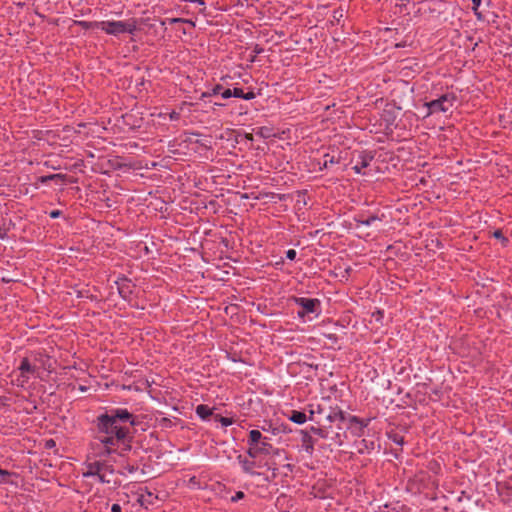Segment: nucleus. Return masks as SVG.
Returning a JSON list of instances; mask_svg holds the SVG:
<instances>
[{
  "label": "nucleus",
  "mask_w": 512,
  "mask_h": 512,
  "mask_svg": "<svg viewBox=\"0 0 512 512\" xmlns=\"http://www.w3.org/2000/svg\"><path fill=\"white\" fill-rule=\"evenodd\" d=\"M232 96H233V94H232V89H229V88L224 89V88H223V90L221 91V97H222L223 99H228V98H230V97H232Z\"/></svg>",
  "instance_id": "nucleus-36"
},
{
  "label": "nucleus",
  "mask_w": 512,
  "mask_h": 512,
  "mask_svg": "<svg viewBox=\"0 0 512 512\" xmlns=\"http://www.w3.org/2000/svg\"><path fill=\"white\" fill-rule=\"evenodd\" d=\"M245 497V494L242 491H238L234 496L231 497V502H237Z\"/></svg>",
  "instance_id": "nucleus-35"
},
{
  "label": "nucleus",
  "mask_w": 512,
  "mask_h": 512,
  "mask_svg": "<svg viewBox=\"0 0 512 512\" xmlns=\"http://www.w3.org/2000/svg\"><path fill=\"white\" fill-rule=\"evenodd\" d=\"M18 370L20 371V375L17 380L20 382V385L23 386L29 380L28 374H34L37 371V367L32 365L29 359L25 357L21 360Z\"/></svg>",
  "instance_id": "nucleus-10"
},
{
  "label": "nucleus",
  "mask_w": 512,
  "mask_h": 512,
  "mask_svg": "<svg viewBox=\"0 0 512 512\" xmlns=\"http://www.w3.org/2000/svg\"><path fill=\"white\" fill-rule=\"evenodd\" d=\"M62 215V211L60 210H53L49 213V216L53 219L58 218Z\"/></svg>",
  "instance_id": "nucleus-40"
},
{
  "label": "nucleus",
  "mask_w": 512,
  "mask_h": 512,
  "mask_svg": "<svg viewBox=\"0 0 512 512\" xmlns=\"http://www.w3.org/2000/svg\"><path fill=\"white\" fill-rule=\"evenodd\" d=\"M102 31L109 35H119L123 33L134 34L137 29L136 21H100Z\"/></svg>",
  "instance_id": "nucleus-5"
},
{
  "label": "nucleus",
  "mask_w": 512,
  "mask_h": 512,
  "mask_svg": "<svg viewBox=\"0 0 512 512\" xmlns=\"http://www.w3.org/2000/svg\"><path fill=\"white\" fill-rule=\"evenodd\" d=\"M389 438L396 444L398 445H402L404 443V438L403 436H400L398 434H394L392 436H389Z\"/></svg>",
  "instance_id": "nucleus-32"
},
{
  "label": "nucleus",
  "mask_w": 512,
  "mask_h": 512,
  "mask_svg": "<svg viewBox=\"0 0 512 512\" xmlns=\"http://www.w3.org/2000/svg\"><path fill=\"white\" fill-rule=\"evenodd\" d=\"M238 459H239V462L241 463L242 469L244 470L245 473L254 474V472H253V468L255 466L254 461L242 459L241 456H238Z\"/></svg>",
  "instance_id": "nucleus-21"
},
{
  "label": "nucleus",
  "mask_w": 512,
  "mask_h": 512,
  "mask_svg": "<svg viewBox=\"0 0 512 512\" xmlns=\"http://www.w3.org/2000/svg\"><path fill=\"white\" fill-rule=\"evenodd\" d=\"M262 438H264V436L261 434L259 430H251L249 432V437L247 440L248 446L251 447L252 445L260 442Z\"/></svg>",
  "instance_id": "nucleus-20"
},
{
  "label": "nucleus",
  "mask_w": 512,
  "mask_h": 512,
  "mask_svg": "<svg viewBox=\"0 0 512 512\" xmlns=\"http://www.w3.org/2000/svg\"><path fill=\"white\" fill-rule=\"evenodd\" d=\"M47 176H48V181H61V182H64V181H66V178H67V175L66 174H62V173L50 174V175H47Z\"/></svg>",
  "instance_id": "nucleus-28"
},
{
  "label": "nucleus",
  "mask_w": 512,
  "mask_h": 512,
  "mask_svg": "<svg viewBox=\"0 0 512 512\" xmlns=\"http://www.w3.org/2000/svg\"><path fill=\"white\" fill-rule=\"evenodd\" d=\"M215 420L216 421H219L221 423L222 426H230L233 424V419L232 418H228V417H223L221 415H216L215 416Z\"/></svg>",
  "instance_id": "nucleus-27"
},
{
  "label": "nucleus",
  "mask_w": 512,
  "mask_h": 512,
  "mask_svg": "<svg viewBox=\"0 0 512 512\" xmlns=\"http://www.w3.org/2000/svg\"><path fill=\"white\" fill-rule=\"evenodd\" d=\"M325 418L330 423L336 422V421L344 422L346 419L348 420L345 412L338 407L331 409L330 412L325 416Z\"/></svg>",
  "instance_id": "nucleus-14"
},
{
  "label": "nucleus",
  "mask_w": 512,
  "mask_h": 512,
  "mask_svg": "<svg viewBox=\"0 0 512 512\" xmlns=\"http://www.w3.org/2000/svg\"><path fill=\"white\" fill-rule=\"evenodd\" d=\"M169 117H170L171 120L176 121V120H178L180 118V114L178 112H176V111H172L170 113Z\"/></svg>",
  "instance_id": "nucleus-41"
},
{
  "label": "nucleus",
  "mask_w": 512,
  "mask_h": 512,
  "mask_svg": "<svg viewBox=\"0 0 512 512\" xmlns=\"http://www.w3.org/2000/svg\"><path fill=\"white\" fill-rule=\"evenodd\" d=\"M152 498H153V494L151 492L147 491L145 494L141 493L139 495L138 501L141 503V505L153 504Z\"/></svg>",
  "instance_id": "nucleus-25"
},
{
  "label": "nucleus",
  "mask_w": 512,
  "mask_h": 512,
  "mask_svg": "<svg viewBox=\"0 0 512 512\" xmlns=\"http://www.w3.org/2000/svg\"><path fill=\"white\" fill-rule=\"evenodd\" d=\"M256 135L266 139L271 136V130L268 127H260L257 129Z\"/></svg>",
  "instance_id": "nucleus-26"
},
{
  "label": "nucleus",
  "mask_w": 512,
  "mask_h": 512,
  "mask_svg": "<svg viewBox=\"0 0 512 512\" xmlns=\"http://www.w3.org/2000/svg\"><path fill=\"white\" fill-rule=\"evenodd\" d=\"M339 162H340L339 158H335V156L327 153L323 156V162L319 163L321 165L320 170L326 169L333 164H338Z\"/></svg>",
  "instance_id": "nucleus-19"
},
{
  "label": "nucleus",
  "mask_w": 512,
  "mask_h": 512,
  "mask_svg": "<svg viewBox=\"0 0 512 512\" xmlns=\"http://www.w3.org/2000/svg\"><path fill=\"white\" fill-rule=\"evenodd\" d=\"M111 511L112 512H121V506L119 504L115 503L111 506Z\"/></svg>",
  "instance_id": "nucleus-44"
},
{
  "label": "nucleus",
  "mask_w": 512,
  "mask_h": 512,
  "mask_svg": "<svg viewBox=\"0 0 512 512\" xmlns=\"http://www.w3.org/2000/svg\"><path fill=\"white\" fill-rule=\"evenodd\" d=\"M374 157L375 153L373 151H355L351 158V163L354 164L352 169L356 174L365 175L366 172L364 169L371 164V162L374 160Z\"/></svg>",
  "instance_id": "nucleus-7"
},
{
  "label": "nucleus",
  "mask_w": 512,
  "mask_h": 512,
  "mask_svg": "<svg viewBox=\"0 0 512 512\" xmlns=\"http://www.w3.org/2000/svg\"><path fill=\"white\" fill-rule=\"evenodd\" d=\"M85 469L82 472L84 478L95 477L98 482L103 484H112L114 487L120 485V481L115 477V470L112 464L106 460H88L84 463Z\"/></svg>",
  "instance_id": "nucleus-1"
},
{
  "label": "nucleus",
  "mask_w": 512,
  "mask_h": 512,
  "mask_svg": "<svg viewBox=\"0 0 512 512\" xmlns=\"http://www.w3.org/2000/svg\"><path fill=\"white\" fill-rule=\"evenodd\" d=\"M263 51H264V49L262 47H260L259 45H255L253 48V51H252L253 56L251 58V61H255L256 55L261 54Z\"/></svg>",
  "instance_id": "nucleus-33"
},
{
  "label": "nucleus",
  "mask_w": 512,
  "mask_h": 512,
  "mask_svg": "<svg viewBox=\"0 0 512 512\" xmlns=\"http://www.w3.org/2000/svg\"><path fill=\"white\" fill-rule=\"evenodd\" d=\"M98 433L101 434L98 439L105 446L106 452L110 454L113 450L112 447L123 443L125 447L123 450H130L131 446L126 443L130 442L132 437L130 436L129 428L126 426H113L108 428L107 431L97 429Z\"/></svg>",
  "instance_id": "nucleus-3"
},
{
  "label": "nucleus",
  "mask_w": 512,
  "mask_h": 512,
  "mask_svg": "<svg viewBox=\"0 0 512 512\" xmlns=\"http://www.w3.org/2000/svg\"><path fill=\"white\" fill-rule=\"evenodd\" d=\"M223 90V86L220 84L215 85L211 90L205 91L201 94V99H205L207 97H211L214 95H221V91Z\"/></svg>",
  "instance_id": "nucleus-24"
},
{
  "label": "nucleus",
  "mask_w": 512,
  "mask_h": 512,
  "mask_svg": "<svg viewBox=\"0 0 512 512\" xmlns=\"http://www.w3.org/2000/svg\"><path fill=\"white\" fill-rule=\"evenodd\" d=\"M471 1L473 4V10L476 12L478 7L480 6L482 0H471Z\"/></svg>",
  "instance_id": "nucleus-43"
},
{
  "label": "nucleus",
  "mask_w": 512,
  "mask_h": 512,
  "mask_svg": "<svg viewBox=\"0 0 512 512\" xmlns=\"http://www.w3.org/2000/svg\"><path fill=\"white\" fill-rule=\"evenodd\" d=\"M291 300L301 308L297 312L299 318H304L308 314H316L318 316L321 312V301L317 298H306L293 296Z\"/></svg>",
  "instance_id": "nucleus-6"
},
{
  "label": "nucleus",
  "mask_w": 512,
  "mask_h": 512,
  "mask_svg": "<svg viewBox=\"0 0 512 512\" xmlns=\"http://www.w3.org/2000/svg\"><path fill=\"white\" fill-rule=\"evenodd\" d=\"M302 438V447L303 449L309 454L312 455L314 452V446H315V440L313 437L309 434L308 431H301Z\"/></svg>",
  "instance_id": "nucleus-12"
},
{
  "label": "nucleus",
  "mask_w": 512,
  "mask_h": 512,
  "mask_svg": "<svg viewBox=\"0 0 512 512\" xmlns=\"http://www.w3.org/2000/svg\"><path fill=\"white\" fill-rule=\"evenodd\" d=\"M242 198H249V196L247 194H243Z\"/></svg>",
  "instance_id": "nucleus-48"
},
{
  "label": "nucleus",
  "mask_w": 512,
  "mask_h": 512,
  "mask_svg": "<svg viewBox=\"0 0 512 512\" xmlns=\"http://www.w3.org/2000/svg\"><path fill=\"white\" fill-rule=\"evenodd\" d=\"M354 221L357 223V227H359L360 225L370 226L375 221H381V218L376 214H372L367 218H364L363 215H357L354 217Z\"/></svg>",
  "instance_id": "nucleus-16"
},
{
  "label": "nucleus",
  "mask_w": 512,
  "mask_h": 512,
  "mask_svg": "<svg viewBox=\"0 0 512 512\" xmlns=\"http://www.w3.org/2000/svg\"><path fill=\"white\" fill-rule=\"evenodd\" d=\"M134 470H135L134 467H129V472L132 473Z\"/></svg>",
  "instance_id": "nucleus-47"
},
{
  "label": "nucleus",
  "mask_w": 512,
  "mask_h": 512,
  "mask_svg": "<svg viewBox=\"0 0 512 512\" xmlns=\"http://www.w3.org/2000/svg\"><path fill=\"white\" fill-rule=\"evenodd\" d=\"M48 176L45 175V176H39L37 177V180H36V183H35V186L38 187V184H46L48 183Z\"/></svg>",
  "instance_id": "nucleus-37"
},
{
  "label": "nucleus",
  "mask_w": 512,
  "mask_h": 512,
  "mask_svg": "<svg viewBox=\"0 0 512 512\" xmlns=\"http://www.w3.org/2000/svg\"><path fill=\"white\" fill-rule=\"evenodd\" d=\"M158 423L162 428H171L174 425L173 421L167 417H162L158 420Z\"/></svg>",
  "instance_id": "nucleus-29"
},
{
  "label": "nucleus",
  "mask_w": 512,
  "mask_h": 512,
  "mask_svg": "<svg viewBox=\"0 0 512 512\" xmlns=\"http://www.w3.org/2000/svg\"><path fill=\"white\" fill-rule=\"evenodd\" d=\"M339 445H342V441L341 439H339V441L337 442Z\"/></svg>",
  "instance_id": "nucleus-50"
},
{
  "label": "nucleus",
  "mask_w": 512,
  "mask_h": 512,
  "mask_svg": "<svg viewBox=\"0 0 512 512\" xmlns=\"http://www.w3.org/2000/svg\"><path fill=\"white\" fill-rule=\"evenodd\" d=\"M308 432H311V433L317 435L318 437H320L322 439H327L328 438V431L324 427L311 426L309 428Z\"/></svg>",
  "instance_id": "nucleus-23"
},
{
  "label": "nucleus",
  "mask_w": 512,
  "mask_h": 512,
  "mask_svg": "<svg viewBox=\"0 0 512 512\" xmlns=\"http://www.w3.org/2000/svg\"><path fill=\"white\" fill-rule=\"evenodd\" d=\"M75 25L81 27L84 30L94 29L100 27V22H90V21H84V20H77L75 21Z\"/></svg>",
  "instance_id": "nucleus-22"
},
{
  "label": "nucleus",
  "mask_w": 512,
  "mask_h": 512,
  "mask_svg": "<svg viewBox=\"0 0 512 512\" xmlns=\"http://www.w3.org/2000/svg\"><path fill=\"white\" fill-rule=\"evenodd\" d=\"M339 439H340V435L336 434V440H339Z\"/></svg>",
  "instance_id": "nucleus-49"
},
{
  "label": "nucleus",
  "mask_w": 512,
  "mask_h": 512,
  "mask_svg": "<svg viewBox=\"0 0 512 512\" xmlns=\"http://www.w3.org/2000/svg\"><path fill=\"white\" fill-rule=\"evenodd\" d=\"M356 446L359 454L370 453L375 449V442L373 440L362 439L356 443Z\"/></svg>",
  "instance_id": "nucleus-15"
},
{
  "label": "nucleus",
  "mask_w": 512,
  "mask_h": 512,
  "mask_svg": "<svg viewBox=\"0 0 512 512\" xmlns=\"http://www.w3.org/2000/svg\"><path fill=\"white\" fill-rule=\"evenodd\" d=\"M196 414L202 420H207L213 413L210 407L204 404H200L196 407Z\"/></svg>",
  "instance_id": "nucleus-18"
},
{
  "label": "nucleus",
  "mask_w": 512,
  "mask_h": 512,
  "mask_svg": "<svg viewBox=\"0 0 512 512\" xmlns=\"http://www.w3.org/2000/svg\"><path fill=\"white\" fill-rule=\"evenodd\" d=\"M273 450V446L270 443V438L264 437L262 440L251 447H248L247 454L255 459L260 455H268Z\"/></svg>",
  "instance_id": "nucleus-8"
},
{
  "label": "nucleus",
  "mask_w": 512,
  "mask_h": 512,
  "mask_svg": "<svg viewBox=\"0 0 512 512\" xmlns=\"http://www.w3.org/2000/svg\"><path fill=\"white\" fill-rule=\"evenodd\" d=\"M288 418L296 424H304L308 420L307 415L298 410H292Z\"/></svg>",
  "instance_id": "nucleus-17"
},
{
  "label": "nucleus",
  "mask_w": 512,
  "mask_h": 512,
  "mask_svg": "<svg viewBox=\"0 0 512 512\" xmlns=\"http://www.w3.org/2000/svg\"><path fill=\"white\" fill-rule=\"evenodd\" d=\"M255 96H256V95H255V93H254L253 91H248V92H246V93L244 92V97H243V99H245V100H252V99H254V98H255Z\"/></svg>",
  "instance_id": "nucleus-39"
},
{
  "label": "nucleus",
  "mask_w": 512,
  "mask_h": 512,
  "mask_svg": "<svg viewBox=\"0 0 512 512\" xmlns=\"http://www.w3.org/2000/svg\"><path fill=\"white\" fill-rule=\"evenodd\" d=\"M129 423L130 426H136L139 424L137 416L130 413L125 408H114L110 412L100 414L96 418L97 429L107 431L108 428L113 426H125L124 424Z\"/></svg>",
  "instance_id": "nucleus-2"
},
{
  "label": "nucleus",
  "mask_w": 512,
  "mask_h": 512,
  "mask_svg": "<svg viewBox=\"0 0 512 512\" xmlns=\"http://www.w3.org/2000/svg\"><path fill=\"white\" fill-rule=\"evenodd\" d=\"M493 236L496 238V239H499L501 240L504 244H506L508 242V239L503 235L502 231L501 230H495L493 232Z\"/></svg>",
  "instance_id": "nucleus-30"
},
{
  "label": "nucleus",
  "mask_w": 512,
  "mask_h": 512,
  "mask_svg": "<svg viewBox=\"0 0 512 512\" xmlns=\"http://www.w3.org/2000/svg\"><path fill=\"white\" fill-rule=\"evenodd\" d=\"M370 419H362L355 415L348 416V429L355 437H361L364 434V429L369 425Z\"/></svg>",
  "instance_id": "nucleus-9"
},
{
  "label": "nucleus",
  "mask_w": 512,
  "mask_h": 512,
  "mask_svg": "<svg viewBox=\"0 0 512 512\" xmlns=\"http://www.w3.org/2000/svg\"><path fill=\"white\" fill-rule=\"evenodd\" d=\"M296 251L294 249H289L286 251V257L287 259L293 261L296 258Z\"/></svg>",
  "instance_id": "nucleus-38"
},
{
  "label": "nucleus",
  "mask_w": 512,
  "mask_h": 512,
  "mask_svg": "<svg viewBox=\"0 0 512 512\" xmlns=\"http://www.w3.org/2000/svg\"><path fill=\"white\" fill-rule=\"evenodd\" d=\"M55 445L56 444L53 439H49L45 442V448H53Z\"/></svg>",
  "instance_id": "nucleus-42"
},
{
  "label": "nucleus",
  "mask_w": 512,
  "mask_h": 512,
  "mask_svg": "<svg viewBox=\"0 0 512 512\" xmlns=\"http://www.w3.org/2000/svg\"><path fill=\"white\" fill-rule=\"evenodd\" d=\"M245 138H246L248 141H253V140H254L253 135H252V134H250V133H246V134H245Z\"/></svg>",
  "instance_id": "nucleus-46"
},
{
  "label": "nucleus",
  "mask_w": 512,
  "mask_h": 512,
  "mask_svg": "<svg viewBox=\"0 0 512 512\" xmlns=\"http://www.w3.org/2000/svg\"><path fill=\"white\" fill-rule=\"evenodd\" d=\"M117 289L119 292V295L124 299L128 300L130 299L132 293H133V287L131 280L127 278H120L116 281Z\"/></svg>",
  "instance_id": "nucleus-11"
},
{
  "label": "nucleus",
  "mask_w": 512,
  "mask_h": 512,
  "mask_svg": "<svg viewBox=\"0 0 512 512\" xmlns=\"http://www.w3.org/2000/svg\"><path fill=\"white\" fill-rule=\"evenodd\" d=\"M309 407V416H307L308 419L320 425L321 419L319 418V416L324 414L325 409L320 404H317L316 406L311 404Z\"/></svg>",
  "instance_id": "nucleus-13"
},
{
  "label": "nucleus",
  "mask_w": 512,
  "mask_h": 512,
  "mask_svg": "<svg viewBox=\"0 0 512 512\" xmlns=\"http://www.w3.org/2000/svg\"><path fill=\"white\" fill-rule=\"evenodd\" d=\"M168 21H169L170 23L187 22V20L182 19V18H171V19H168Z\"/></svg>",
  "instance_id": "nucleus-45"
},
{
  "label": "nucleus",
  "mask_w": 512,
  "mask_h": 512,
  "mask_svg": "<svg viewBox=\"0 0 512 512\" xmlns=\"http://www.w3.org/2000/svg\"><path fill=\"white\" fill-rule=\"evenodd\" d=\"M11 476V472L0 468V477L2 482H8L7 477Z\"/></svg>",
  "instance_id": "nucleus-34"
},
{
  "label": "nucleus",
  "mask_w": 512,
  "mask_h": 512,
  "mask_svg": "<svg viewBox=\"0 0 512 512\" xmlns=\"http://www.w3.org/2000/svg\"><path fill=\"white\" fill-rule=\"evenodd\" d=\"M233 97L242 98L244 97V91L242 88L235 87L232 89Z\"/></svg>",
  "instance_id": "nucleus-31"
},
{
  "label": "nucleus",
  "mask_w": 512,
  "mask_h": 512,
  "mask_svg": "<svg viewBox=\"0 0 512 512\" xmlns=\"http://www.w3.org/2000/svg\"><path fill=\"white\" fill-rule=\"evenodd\" d=\"M456 99L457 97L454 93H445L435 100L426 102L424 104L426 109L424 118H427L435 113L448 112L454 106Z\"/></svg>",
  "instance_id": "nucleus-4"
}]
</instances>
